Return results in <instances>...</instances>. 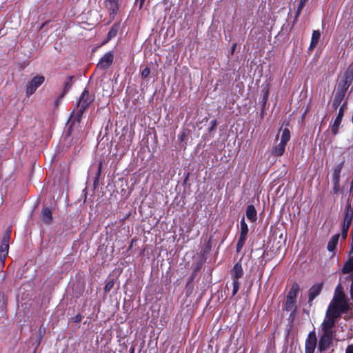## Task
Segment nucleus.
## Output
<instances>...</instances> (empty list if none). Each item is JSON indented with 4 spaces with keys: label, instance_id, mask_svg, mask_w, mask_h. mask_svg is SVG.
<instances>
[{
    "label": "nucleus",
    "instance_id": "f257e3e1",
    "mask_svg": "<svg viewBox=\"0 0 353 353\" xmlns=\"http://www.w3.org/2000/svg\"><path fill=\"white\" fill-rule=\"evenodd\" d=\"M347 308V301L341 286H338L334 292L332 301L326 312L325 317L321 324L323 332H332L336 319Z\"/></svg>",
    "mask_w": 353,
    "mask_h": 353
},
{
    "label": "nucleus",
    "instance_id": "f03ea898",
    "mask_svg": "<svg viewBox=\"0 0 353 353\" xmlns=\"http://www.w3.org/2000/svg\"><path fill=\"white\" fill-rule=\"evenodd\" d=\"M353 81V61L348 65L343 74L341 81L338 85V90L342 96L344 95Z\"/></svg>",
    "mask_w": 353,
    "mask_h": 353
},
{
    "label": "nucleus",
    "instance_id": "7ed1b4c3",
    "mask_svg": "<svg viewBox=\"0 0 353 353\" xmlns=\"http://www.w3.org/2000/svg\"><path fill=\"white\" fill-rule=\"evenodd\" d=\"M299 292V286L297 283L292 284L286 299L285 310L294 312L296 310V299Z\"/></svg>",
    "mask_w": 353,
    "mask_h": 353
},
{
    "label": "nucleus",
    "instance_id": "20e7f679",
    "mask_svg": "<svg viewBox=\"0 0 353 353\" xmlns=\"http://www.w3.org/2000/svg\"><path fill=\"white\" fill-rule=\"evenodd\" d=\"M290 139V130L288 128H284L282 130L281 141L273 148L272 153L277 157L281 156L284 153L285 145Z\"/></svg>",
    "mask_w": 353,
    "mask_h": 353
},
{
    "label": "nucleus",
    "instance_id": "39448f33",
    "mask_svg": "<svg viewBox=\"0 0 353 353\" xmlns=\"http://www.w3.org/2000/svg\"><path fill=\"white\" fill-rule=\"evenodd\" d=\"M92 101V97L89 94L88 91L87 90H84L82 92L79 103V113L77 117V121H80V117L83 112V110L88 107V105Z\"/></svg>",
    "mask_w": 353,
    "mask_h": 353
},
{
    "label": "nucleus",
    "instance_id": "423d86ee",
    "mask_svg": "<svg viewBox=\"0 0 353 353\" xmlns=\"http://www.w3.org/2000/svg\"><path fill=\"white\" fill-rule=\"evenodd\" d=\"M240 224H241V234H240V237H239V241L236 245V249H237L238 252H239L241 250V248L243 247L245 240L247 239V235H248V231H249L248 225L246 224V223L245 221L244 217L241 220Z\"/></svg>",
    "mask_w": 353,
    "mask_h": 353
},
{
    "label": "nucleus",
    "instance_id": "0eeeda50",
    "mask_svg": "<svg viewBox=\"0 0 353 353\" xmlns=\"http://www.w3.org/2000/svg\"><path fill=\"white\" fill-rule=\"evenodd\" d=\"M44 81V77L43 76H36L31 81L26 85V94L30 96L32 94L37 88L39 87Z\"/></svg>",
    "mask_w": 353,
    "mask_h": 353
},
{
    "label": "nucleus",
    "instance_id": "6e6552de",
    "mask_svg": "<svg viewBox=\"0 0 353 353\" xmlns=\"http://www.w3.org/2000/svg\"><path fill=\"white\" fill-rule=\"evenodd\" d=\"M353 218V210L352 209H347L343 219L342 225L341 236L342 239H345L347 237L349 228L351 225L352 220Z\"/></svg>",
    "mask_w": 353,
    "mask_h": 353
},
{
    "label": "nucleus",
    "instance_id": "1a4fd4ad",
    "mask_svg": "<svg viewBox=\"0 0 353 353\" xmlns=\"http://www.w3.org/2000/svg\"><path fill=\"white\" fill-rule=\"evenodd\" d=\"M113 59L114 54L112 52H106L98 62L97 68L101 70H105L109 68L113 62Z\"/></svg>",
    "mask_w": 353,
    "mask_h": 353
},
{
    "label": "nucleus",
    "instance_id": "9d476101",
    "mask_svg": "<svg viewBox=\"0 0 353 353\" xmlns=\"http://www.w3.org/2000/svg\"><path fill=\"white\" fill-rule=\"evenodd\" d=\"M316 337L314 333L310 332L305 340V352L314 353L316 347Z\"/></svg>",
    "mask_w": 353,
    "mask_h": 353
},
{
    "label": "nucleus",
    "instance_id": "9b49d317",
    "mask_svg": "<svg viewBox=\"0 0 353 353\" xmlns=\"http://www.w3.org/2000/svg\"><path fill=\"white\" fill-rule=\"evenodd\" d=\"M332 332H323L319 343V350L322 352L327 350L332 343Z\"/></svg>",
    "mask_w": 353,
    "mask_h": 353
},
{
    "label": "nucleus",
    "instance_id": "f8f14e48",
    "mask_svg": "<svg viewBox=\"0 0 353 353\" xmlns=\"http://www.w3.org/2000/svg\"><path fill=\"white\" fill-rule=\"evenodd\" d=\"M9 240H10V234H6L1 241V244L0 245V260L3 263L6 257L8 255V250H9Z\"/></svg>",
    "mask_w": 353,
    "mask_h": 353
},
{
    "label": "nucleus",
    "instance_id": "ddd939ff",
    "mask_svg": "<svg viewBox=\"0 0 353 353\" xmlns=\"http://www.w3.org/2000/svg\"><path fill=\"white\" fill-rule=\"evenodd\" d=\"M104 5L109 11L110 16L113 18L119 9V0H105Z\"/></svg>",
    "mask_w": 353,
    "mask_h": 353
},
{
    "label": "nucleus",
    "instance_id": "4468645a",
    "mask_svg": "<svg viewBox=\"0 0 353 353\" xmlns=\"http://www.w3.org/2000/svg\"><path fill=\"white\" fill-rule=\"evenodd\" d=\"M231 274L233 281H239V279L241 278L243 275V268L241 264L239 263H236L232 270Z\"/></svg>",
    "mask_w": 353,
    "mask_h": 353
},
{
    "label": "nucleus",
    "instance_id": "2eb2a0df",
    "mask_svg": "<svg viewBox=\"0 0 353 353\" xmlns=\"http://www.w3.org/2000/svg\"><path fill=\"white\" fill-rule=\"evenodd\" d=\"M246 216L251 222L256 221L257 219V214L255 208L252 205H248L246 209Z\"/></svg>",
    "mask_w": 353,
    "mask_h": 353
},
{
    "label": "nucleus",
    "instance_id": "dca6fc26",
    "mask_svg": "<svg viewBox=\"0 0 353 353\" xmlns=\"http://www.w3.org/2000/svg\"><path fill=\"white\" fill-rule=\"evenodd\" d=\"M321 291V286L320 285L312 286L309 291V303H311L320 294Z\"/></svg>",
    "mask_w": 353,
    "mask_h": 353
},
{
    "label": "nucleus",
    "instance_id": "f3484780",
    "mask_svg": "<svg viewBox=\"0 0 353 353\" xmlns=\"http://www.w3.org/2000/svg\"><path fill=\"white\" fill-rule=\"evenodd\" d=\"M341 121L342 119L337 117H336V119H334L333 123L331 125V132L333 136H335L339 133V129L341 128Z\"/></svg>",
    "mask_w": 353,
    "mask_h": 353
},
{
    "label": "nucleus",
    "instance_id": "a211bd4d",
    "mask_svg": "<svg viewBox=\"0 0 353 353\" xmlns=\"http://www.w3.org/2000/svg\"><path fill=\"white\" fill-rule=\"evenodd\" d=\"M320 37H321V33H320L319 30H314L313 31L311 43H310V50H312L314 48L316 47V46L317 45V43L319 41Z\"/></svg>",
    "mask_w": 353,
    "mask_h": 353
},
{
    "label": "nucleus",
    "instance_id": "6ab92c4d",
    "mask_svg": "<svg viewBox=\"0 0 353 353\" xmlns=\"http://www.w3.org/2000/svg\"><path fill=\"white\" fill-rule=\"evenodd\" d=\"M339 236H340V234H335L328 241L327 248L329 251L332 252L335 249L336 245L338 243Z\"/></svg>",
    "mask_w": 353,
    "mask_h": 353
},
{
    "label": "nucleus",
    "instance_id": "aec40b11",
    "mask_svg": "<svg viewBox=\"0 0 353 353\" xmlns=\"http://www.w3.org/2000/svg\"><path fill=\"white\" fill-rule=\"evenodd\" d=\"M41 219L45 223H50L52 220V212L48 208H45L41 212Z\"/></svg>",
    "mask_w": 353,
    "mask_h": 353
},
{
    "label": "nucleus",
    "instance_id": "412c9836",
    "mask_svg": "<svg viewBox=\"0 0 353 353\" xmlns=\"http://www.w3.org/2000/svg\"><path fill=\"white\" fill-rule=\"evenodd\" d=\"M353 271V256L350 257L349 260L345 263L342 270L343 273H350Z\"/></svg>",
    "mask_w": 353,
    "mask_h": 353
},
{
    "label": "nucleus",
    "instance_id": "4be33fe9",
    "mask_svg": "<svg viewBox=\"0 0 353 353\" xmlns=\"http://www.w3.org/2000/svg\"><path fill=\"white\" fill-rule=\"evenodd\" d=\"M6 311V302L3 295H0V316L5 314Z\"/></svg>",
    "mask_w": 353,
    "mask_h": 353
},
{
    "label": "nucleus",
    "instance_id": "5701e85b",
    "mask_svg": "<svg viewBox=\"0 0 353 353\" xmlns=\"http://www.w3.org/2000/svg\"><path fill=\"white\" fill-rule=\"evenodd\" d=\"M233 285V290H232V295H234L237 293L238 290H239L240 283L239 281L235 280L232 282Z\"/></svg>",
    "mask_w": 353,
    "mask_h": 353
},
{
    "label": "nucleus",
    "instance_id": "b1692460",
    "mask_svg": "<svg viewBox=\"0 0 353 353\" xmlns=\"http://www.w3.org/2000/svg\"><path fill=\"white\" fill-rule=\"evenodd\" d=\"M114 284V281L112 280L109 281L106 283V285H105V286L104 288L105 291V292H110L112 290V288H113Z\"/></svg>",
    "mask_w": 353,
    "mask_h": 353
},
{
    "label": "nucleus",
    "instance_id": "393cba45",
    "mask_svg": "<svg viewBox=\"0 0 353 353\" xmlns=\"http://www.w3.org/2000/svg\"><path fill=\"white\" fill-rule=\"evenodd\" d=\"M305 1L306 0H300V3H299V7H298V9H297V12H296V17L299 15V14L301 13L304 5H305Z\"/></svg>",
    "mask_w": 353,
    "mask_h": 353
},
{
    "label": "nucleus",
    "instance_id": "a878e982",
    "mask_svg": "<svg viewBox=\"0 0 353 353\" xmlns=\"http://www.w3.org/2000/svg\"><path fill=\"white\" fill-rule=\"evenodd\" d=\"M117 33V28L115 27H112L110 32H108V39L114 37Z\"/></svg>",
    "mask_w": 353,
    "mask_h": 353
},
{
    "label": "nucleus",
    "instance_id": "bb28decb",
    "mask_svg": "<svg viewBox=\"0 0 353 353\" xmlns=\"http://www.w3.org/2000/svg\"><path fill=\"white\" fill-rule=\"evenodd\" d=\"M150 68H148V67H145L143 70H142V72H141V77L143 78H146L147 77H148V75L150 74Z\"/></svg>",
    "mask_w": 353,
    "mask_h": 353
},
{
    "label": "nucleus",
    "instance_id": "cd10ccee",
    "mask_svg": "<svg viewBox=\"0 0 353 353\" xmlns=\"http://www.w3.org/2000/svg\"><path fill=\"white\" fill-rule=\"evenodd\" d=\"M343 114H344V105H343L340 107L336 117L342 119L343 117Z\"/></svg>",
    "mask_w": 353,
    "mask_h": 353
},
{
    "label": "nucleus",
    "instance_id": "c85d7f7f",
    "mask_svg": "<svg viewBox=\"0 0 353 353\" xmlns=\"http://www.w3.org/2000/svg\"><path fill=\"white\" fill-rule=\"evenodd\" d=\"M145 0H137V3H139V8L142 9Z\"/></svg>",
    "mask_w": 353,
    "mask_h": 353
},
{
    "label": "nucleus",
    "instance_id": "c756f323",
    "mask_svg": "<svg viewBox=\"0 0 353 353\" xmlns=\"http://www.w3.org/2000/svg\"><path fill=\"white\" fill-rule=\"evenodd\" d=\"M72 77H69L68 78V81H67V82H65V90H67L68 88H70V81H72Z\"/></svg>",
    "mask_w": 353,
    "mask_h": 353
},
{
    "label": "nucleus",
    "instance_id": "7c9ffc66",
    "mask_svg": "<svg viewBox=\"0 0 353 353\" xmlns=\"http://www.w3.org/2000/svg\"><path fill=\"white\" fill-rule=\"evenodd\" d=\"M345 353H353V345L347 346Z\"/></svg>",
    "mask_w": 353,
    "mask_h": 353
},
{
    "label": "nucleus",
    "instance_id": "2f4dec72",
    "mask_svg": "<svg viewBox=\"0 0 353 353\" xmlns=\"http://www.w3.org/2000/svg\"><path fill=\"white\" fill-rule=\"evenodd\" d=\"M263 99H264V103H265L267 99H268V91H266V92H265V94L264 95Z\"/></svg>",
    "mask_w": 353,
    "mask_h": 353
},
{
    "label": "nucleus",
    "instance_id": "473e14b6",
    "mask_svg": "<svg viewBox=\"0 0 353 353\" xmlns=\"http://www.w3.org/2000/svg\"><path fill=\"white\" fill-rule=\"evenodd\" d=\"M352 252H353V247H352Z\"/></svg>",
    "mask_w": 353,
    "mask_h": 353
}]
</instances>
